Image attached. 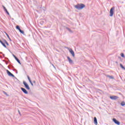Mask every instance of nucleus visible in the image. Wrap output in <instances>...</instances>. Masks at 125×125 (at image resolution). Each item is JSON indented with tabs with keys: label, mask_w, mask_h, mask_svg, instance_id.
I'll return each mask as SVG.
<instances>
[{
	"label": "nucleus",
	"mask_w": 125,
	"mask_h": 125,
	"mask_svg": "<svg viewBox=\"0 0 125 125\" xmlns=\"http://www.w3.org/2000/svg\"><path fill=\"white\" fill-rule=\"evenodd\" d=\"M74 7H75V8H76V9H78V10H81L85 7V5L83 3L77 4L74 6Z\"/></svg>",
	"instance_id": "obj_1"
},
{
	"label": "nucleus",
	"mask_w": 125,
	"mask_h": 125,
	"mask_svg": "<svg viewBox=\"0 0 125 125\" xmlns=\"http://www.w3.org/2000/svg\"><path fill=\"white\" fill-rule=\"evenodd\" d=\"M115 10V7H113L110 9V15L109 16H110L111 17H112V16H113V15H114V10Z\"/></svg>",
	"instance_id": "obj_2"
},
{
	"label": "nucleus",
	"mask_w": 125,
	"mask_h": 125,
	"mask_svg": "<svg viewBox=\"0 0 125 125\" xmlns=\"http://www.w3.org/2000/svg\"><path fill=\"white\" fill-rule=\"evenodd\" d=\"M23 84H24V87L26 89H27L28 90H30V86H29V84H28L27 83H26L25 81H23Z\"/></svg>",
	"instance_id": "obj_3"
},
{
	"label": "nucleus",
	"mask_w": 125,
	"mask_h": 125,
	"mask_svg": "<svg viewBox=\"0 0 125 125\" xmlns=\"http://www.w3.org/2000/svg\"><path fill=\"white\" fill-rule=\"evenodd\" d=\"M6 72H7V74L8 75V76H9V77H12V78H15V76L14 75H13L12 73H11V72H10V71H9V70H6Z\"/></svg>",
	"instance_id": "obj_4"
},
{
	"label": "nucleus",
	"mask_w": 125,
	"mask_h": 125,
	"mask_svg": "<svg viewBox=\"0 0 125 125\" xmlns=\"http://www.w3.org/2000/svg\"><path fill=\"white\" fill-rule=\"evenodd\" d=\"M113 122H114L116 125H121V123L119 121L117 120V119H116V118L113 119Z\"/></svg>",
	"instance_id": "obj_5"
},
{
	"label": "nucleus",
	"mask_w": 125,
	"mask_h": 125,
	"mask_svg": "<svg viewBox=\"0 0 125 125\" xmlns=\"http://www.w3.org/2000/svg\"><path fill=\"white\" fill-rule=\"evenodd\" d=\"M21 91H22V92H23V93H24V94H28V91H27V90H26V89H25L24 88H23V87H21Z\"/></svg>",
	"instance_id": "obj_6"
},
{
	"label": "nucleus",
	"mask_w": 125,
	"mask_h": 125,
	"mask_svg": "<svg viewBox=\"0 0 125 125\" xmlns=\"http://www.w3.org/2000/svg\"><path fill=\"white\" fill-rule=\"evenodd\" d=\"M67 60L68 61L69 64H74V62H73V60H72V59H71L70 57H67Z\"/></svg>",
	"instance_id": "obj_7"
},
{
	"label": "nucleus",
	"mask_w": 125,
	"mask_h": 125,
	"mask_svg": "<svg viewBox=\"0 0 125 125\" xmlns=\"http://www.w3.org/2000/svg\"><path fill=\"white\" fill-rule=\"evenodd\" d=\"M110 99H112V100H117L119 97L117 96H110Z\"/></svg>",
	"instance_id": "obj_8"
},
{
	"label": "nucleus",
	"mask_w": 125,
	"mask_h": 125,
	"mask_svg": "<svg viewBox=\"0 0 125 125\" xmlns=\"http://www.w3.org/2000/svg\"><path fill=\"white\" fill-rule=\"evenodd\" d=\"M69 52L71 53V55H72L73 57H75V52L72 49H69Z\"/></svg>",
	"instance_id": "obj_9"
},
{
	"label": "nucleus",
	"mask_w": 125,
	"mask_h": 125,
	"mask_svg": "<svg viewBox=\"0 0 125 125\" xmlns=\"http://www.w3.org/2000/svg\"><path fill=\"white\" fill-rule=\"evenodd\" d=\"M13 56H14L15 59L17 61L19 64H20L21 65V62H20V60L18 59V58H17L15 55H13Z\"/></svg>",
	"instance_id": "obj_10"
},
{
	"label": "nucleus",
	"mask_w": 125,
	"mask_h": 125,
	"mask_svg": "<svg viewBox=\"0 0 125 125\" xmlns=\"http://www.w3.org/2000/svg\"><path fill=\"white\" fill-rule=\"evenodd\" d=\"M27 79H28L29 83H31V85L32 86H34V84H33V83H32V80H31V78H30V77H29V76H27Z\"/></svg>",
	"instance_id": "obj_11"
},
{
	"label": "nucleus",
	"mask_w": 125,
	"mask_h": 125,
	"mask_svg": "<svg viewBox=\"0 0 125 125\" xmlns=\"http://www.w3.org/2000/svg\"><path fill=\"white\" fill-rule=\"evenodd\" d=\"M94 124H95V125H98V123L97 122V118H96V117L94 118Z\"/></svg>",
	"instance_id": "obj_12"
},
{
	"label": "nucleus",
	"mask_w": 125,
	"mask_h": 125,
	"mask_svg": "<svg viewBox=\"0 0 125 125\" xmlns=\"http://www.w3.org/2000/svg\"><path fill=\"white\" fill-rule=\"evenodd\" d=\"M0 42L2 44V45H3V46H4V47L6 48V45H5V44L2 41H0Z\"/></svg>",
	"instance_id": "obj_13"
},
{
	"label": "nucleus",
	"mask_w": 125,
	"mask_h": 125,
	"mask_svg": "<svg viewBox=\"0 0 125 125\" xmlns=\"http://www.w3.org/2000/svg\"><path fill=\"white\" fill-rule=\"evenodd\" d=\"M106 77L107 78H109V79H114V76H113L107 75Z\"/></svg>",
	"instance_id": "obj_14"
},
{
	"label": "nucleus",
	"mask_w": 125,
	"mask_h": 125,
	"mask_svg": "<svg viewBox=\"0 0 125 125\" xmlns=\"http://www.w3.org/2000/svg\"><path fill=\"white\" fill-rule=\"evenodd\" d=\"M16 28V29L18 30L19 31L21 30V29L20 28V26H19V25H17Z\"/></svg>",
	"instance_id": "obj_15"
},
{
	"label": "nucleus",
	"mask_w": 125,
	"mask_h": 125,
	"mask_svg": "<svg viewBox=\"0 0 125 125\" xmlns=\"http://www.w3.org/2000/svg\"><path fill=\"white\" fill-rule=\"evenodd\" d=\"M66 30H68L70 33H73V31L71 30V29L69 27H66Z\"/></svg>",
	"instance_id": "obj_16"
},
{
	"label": "nucleus",
	"mask_w": 125,
	"mask_h": 125,
	"mask_svg": "<svg viewBox=\"0 0 125 125\" xmlns=\"http://www.w3.org/2000/svg\"><path fill=\"white\" fill-rule=\"evenodd\" d=\"M120 67H121L122 69H123V70H125V67H124V65H123V64H122V63H120Z\"/></svg>",
	"instance_id": "obj_17"
},
{
	"label": "nucleus",
	"mask_w": 125,
	"mask_h": 125,
	"mask_svg": "<svg viewBox=\"0 0 125 125\" xmlns=\"http://www.w3.org/2000/svg\"><path fill=\"white\" fill-rule=\"evenodd\" d=\"M6 35L8 38V39L9 40V41H11V39H10V37H9V35L7 33H6Z\"/></svg>",
	"instance_id": "obj_18"
},
{
	"label": "nucleus",
	"mask_w": 125,
	"mask_h": 125,
	"mask_svg": "<svg viewBox=\"0 0 125 125\" xmlns=\"http://www.w3.org/2000/svg\"><path fill=\"white\" fill-rule=\"evenodd\" d=\"M121 106H125V102H122L121 103Z\"/></svg>",
	"instance_id": "obj_19"
},
{
	"label": "nucleus",
	"mask_w": 125,
	"mask_h": 125,
	"mask_svg": "<svg viewBox=\"0 0 125 125\" xmlns=\"http://www.w3.org/2000/svg\"><path fill=\"white\" fill-rule=\"evenodd\" d=\"M121 57H123V58H125V54L123 53H122L121 54Z\"/></svg>",
	"instance_id": "obj_20"
},
{
	"label": "nucleus",
	"mask_w": 125,
	"mask_h": 125,
	"mask_svg": "<svg viewBox=\"0 0 125 125\" xmlns=\"http://www.w3.org/2000/svg\"><path fill=\"white\" fill-rule=\"evenodd\" d=\"M6 13H7V14H8V15H9V12H8V11H7V9H5V10H4Z\"/></svg>",
	"instance_id": "obj_21"
},
{
	"label": "nucleus",
	"mask_w": 125,
	"mask_h": 125,
	"mask_svg": "<svg viewBox=\"0 0 125 125\" xmlns=\"http://www.w3.org/2000/svg\"><path fill=\"white\" fill-rule=\"evenodd\" d=\"M19 32H21V34H24V31H23V30L20 29V30H19Z\"/></svg>",
	"instance_id": "obj_22"
},
{
	"label": "nucleus",
	"mask_w": 125,
	"mask_h": 125,
	"mask_svg": "<svg viewBox=\"0 0 125 125\" xmlns=\"http://www.w3.org/2000/svg\"><path fill=\"white\" fill-rule=\"evenodd\" d=\"M2 7H3L4 10H5V9H6V8H5V7L3 5V6H2Z\"/></svg>",
	"instance_id": "obj_23"
},
{
	"label": "nucleus",
	"mask_w": 125,
	"mask_h": 125,
	"mask_svg": "<svg viewBox=\"0 0 125 125\" xmlns=\"http://www.w3.org/2000/svg\"><path fill=\"white\" fill-rule=\"evenodd\" d=\"M3 42H4V43H6L7 42V41H6V40H3Z\"/></svg>",
	"instance_id": "obj_24"
},
{
	"label": "nucleus",
	"mask_w": 125,
	"mask_h": 125,
	"mask_svg": "<svg viewBox=\"0 0 125 125\" xmlns=\"http://www.w3.org/2000/svg\"><path fill=\"white\" fill-rule=\"evenodd\" d=\"M18 113L20 114V116H21V113L20 112V110H18Z\"/></svg>",
	"instance_id": "obj_25"
},
{
	"label": "nucleus",
	"mask_w": 125,
	"mask_h": 125,
	"mask_svg": "<svg viewBox=\"0 0 125 125\" xmlns=\"http://www.w3.org/2000/svg\"><path fill=\"white\" fill-rule=\"evenodd\" d=\"M6 44L7 45H9V44H8V42H7L6 43Z\"/></svg>",
	"instance_id": "obj_26"
},
{
	"label": "nucleus",
	"mask_w": 125,
	"mask_h": 125,
	"mask_svg": "<svg viewBox=\"0 0 125 125\" xmlns=\"http://www.w3.org/2000/svg\"><path fill=\"white\" fill-rule=\"evenodd\" d=\"M16 73L18 74V71H17V70H16Z\"/></svg>",
	"instance_id": "obj_27"
},
{
	"label": "nucleus",
	"mask_w": 125,
	"mask_h": 125,
	"mask_svg": "<svg viewBox=\"0 0 125 125\" xmlns=\"http://www.w3.org/2000/svg\"><path fill=\"white\" fill-rule=\"evenodd\" d=\"M33 83H36V81H33Z\"/></svg>",
	"instance_id": "obj_28"
},
{
	"label": "nucleus",
	"mask_w": 125,
	"mask_h": 125,
	"mask_svg": "<svg viewBox=\"0 0 125 125\" xmlns=\"http://www.w3.org/2000/svg\"><path fill=\"white\" fill-rule=\"evenodd\" d=\"M52 65L53 66L54 68H55V66H54V65L52 64Z\"/></svg>",
	"instance_id": "obj_29"
},
{
	"label": "nucleus",
	"mask_w": 125,
	"mask_h": 125,
	"mask_svg": "<svg viewBox=\"0 0 125 125\" xmlns=\"http://www.w3.org/2000/svg\"><path fill=\"white\" fill-rule=\"evenodd\" d=\"M118 58H119V59H121V57H119Z\"/></svg>",
	"instance_id": "obj_30"
},
{
	"label": "nucleus",
	"mask_w": 125,
	"mask_h": 125,
	"mask_svg": "<svg viewBox=\"0 0 125 125\" xmlns=\"http://www.w3.org/2000/svg\"><path fill=\"white\" fill-rule=\"evenodd\" d=\"M115 63H116V64H118V62H116Z\"/></svg>",
	"instance_id": "obj_31"
},
{
	"label": "nucleus",
	"mask_w": 125,
	"mask_h": 125,
	"mask_svg": "<svg viewBox=\"0 0 125 125\" xmlns=\"http://www.w3.org/2000/svg\"><path fill=\"white\" fill-rule=\"evenodd\" d=\"M1 54L2 53V52L0 53Z\"/></svg>",
	"instance_id": "obj_32"
}]
</instances>
